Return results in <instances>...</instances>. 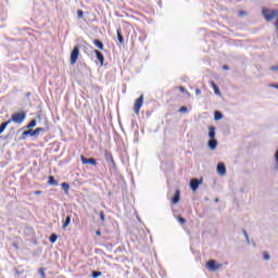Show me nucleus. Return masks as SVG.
Here are the masks:
<instances>
[{
  "instance_id": "30",
  "label": "nucleus",
  "mask_w": 278,
  "mask_h": 278,
  "mask_svg": "<svg viewBox=\"0 0 278 278\" xmlns=\"http://www.w3.org/2000/svg\"><path fill=\"white\" fill-rule=\"evenodd\" d=\"M27 136H29V134L27 132V130H25V131L22 134V140H25V138H27Z\"/></svg>"
},
{
  "instance_id": "26",
  "label": "nucleus",
  "mask_w": 278,
  "mask_h": 278,
  "mask_svg": "<svg viewBox=\"0 0 278 278\" xmlns=\"http://www.w3.org/2000/svg\"><path fill=\"white\" fill-rule=\"evenodd\" d=\"M100 220H102V223H105V213L100 212Z\"/></svg>"
},
{
  "instance_id": "37",
  "label": "nucleus",
  "mask_w": 278,
  "mask_h": 278,
  "mask_svg": "<svg viewBox=\"0 0 278 278\" xmlns=\"http://www.w3.org/2000/svg\"><path fill=\"white\" fill-rule=\"evenodd\" d=\"M35 194H37V195L42 194V191L37 190V191H35Z\"/></svg>"
},
{
  "instance_id": "9",
  "label": "nucleus",
  "mask_w": 278,
  "mask_h": 278,
  "mask_svg": "<svg viewBox=\"0 0 278 278\" xmlns=\"http://www.w3.org/2000/svg\"><path fill=\"white\" fill-rule=\"evenodd\" d=\"M208 138L216 140V128L213 126L208 127Z\"/></svg>"
},
{
  "instance_id": "35",
  "label": "nucleus",
  "mask_w": 278,
  "mask_h": 278,
  "mask_svg": "<svg viewBox=\"0 0 278 278\" xmlns=\"http://www.w3.org/2000/svg\"><path fill=\"white\" fill-rule=\"evenodd\" d=\"M195 94H198V96L201 94V89H199V88L195 89Z\"/></svg>"
},
{
  "instance_id": "23",
  "label": "nucleus",
  "mask_w": 278,
  "mask_h": 278,
  "mask_svg": "<svg viewBox=\"0 0 278 278\" xmlns=\"http://www.w3.org/2000/svg\"><path fill=\"white\" fill-rule=\"evenodd\" d=\"M40 131H45V128H42V127L36 128L33 134L35 136H38V134H40Z\"/></svg>"
},
{
  "instance_id": "32",
  "label": "nucleus",
  "mask_w": 278,
  "mask_h": 278,
  "mask_svg": "<svg viewBox=\"0 0 278 278\" xmlns=\"http://www.w3.org/2000/svg\"><path fill=\"white\" fill-rule=\"evenodd\" d=\"M26 131H27L28 136H35L34 130L29 129V130H26Z\"/></svg>"
},
{
  "instance_id": "7",
  "label": "nucleus",
  "mask_w": 278,
  "mask_h": 278,
  "mask_svg": "<svg viewBox=\"0 0 278 278\" xmlns=\"http://www.w3.org/2000/svg\"><path fill=\"white\" fill-rule=\"evenodd\" d=\"M200 184H201V181H199V179L192 178L190 180V188H191V190H193V191L198 190Z\"/></svg>"
},
{
  "instance_id": "2",
  "label": "nucleus",
  "mask_w": 278,
  "mask_h": 278,
  "mask_svg": "<svg viewBox=\"0 0 278 278\" xmlns=\"http://www.w3.org/2000/svg\"><path fill=\"white\" fill-rule=\"evenodd\" d=\"M77 60H79V47H74L71 52L70 62L72 65L77 64Z\"/></svg>"
},
{
  "instance_id": "17",
  "label": "nucleus",
  "mask_w": 278,
  "mask_h": 278,
  "mask_svg": "<svg viewBox=\"0 0 278 278\" xmlns=\"http://www.w3.org/2000/svg\"><path fill=\"white\" fill-rule=\"evenodd\" d=\"M8 125H10V121L9 119L0 125V134L5 131V127H8Z\"/></svg>"
},
{
  "instance_id": "22",
  "label": "nucleus",
  "mask_w": 278,
  "mask_h": 278,
  "mask_svg": "<svg viewBox=\"0 0 278 278\" xmlns=\"http://www.w3.org/2000/svg\"><path fill=\"white\" fill-rule=\"evenodd\" d=\"M102 275H103V273H101V271H92L91 277H92V278H99V277H101Z\"/></svg>"
},
{
  "instance_id": "8",
  "label": "nucleus",
  "mask_w": 278,
  "mask_h": 278,
  "mask_svg": "<svg viewBox=\"0 0 278 278\" xmlns=\"http://www.w3.org/2000/svg\"><path fill=\"white\" fill-rule=\"evenodd\" d=\"M217 173L218 175H227V167L223 163L217 164Z\"/></svg>"
},
{
  "instance_id": "21",
  "label": "nucleus",
  "mask_w": 278,
  "mask_h": 278,
  "mask_svg": "<svg viewBox=\"0 0 278 278\" xmlns=\"http://www.w3.org/2000/svg\"><path fill=\"white\" fill-rule=\"evenodd\" d=\"M214 118H215V121H220V118H223V113L216 111L215 115H214Z\"/></svg>"
},
{
  "instance_id": "16",
  "label": "nucleus",
  "mask_w": 278,
  "mask_h": 278,
  "mask_svg": "<svg viewBox=\"0 0 278 278\" xmlns=\"http://www.w3.org/2000/svg\"><path fill=\"white\" fill-rule=\"evenodd\" d=\"M61 187L64 190V192L68 194V191L71 190V185H68V182H63L61 184Z\"/></svg>"
},
{
  "instance_id": "3",
  "label": "nucleus",
  "mask_w": 278,
  "mask_h": 278,
  "mask_svg": "<svg viewBox=\"0 0 278 278\" xmlns=\"http://www.w3.org/2000/svg\"><path fill=\"white\" fill-rule=\"evenodd\" d=\"M144 103V96H140L136 101H135V104H134V112L135 114H140V108H142Z\"/></svg>"
},
{
  "instance_id": "6",
  "label": "nucleus",
  "mask_w": 278,
  "mask_h": 278,
  "mask_svg": "<svg viewBox=\"0 0 278 278\" xmlns=\"http://www.w3.org/2000/svg\"><path fill=\"white\" fill-rule=\"evenodd\" d=\"M93 53L96 54V58L100 62V65L103 66V62H105V56H103V53L99 50H93Z\"/></svg>"
},
{
  "instance_id": "38",
  "label": "nucleus",
  "mask_w": 278,
  "mask_h": 278,
  "mask_svg": "<svg viewBox=\"0 0 278 278\" xmlns=\"http://www.w3.org/2000/svg\"><path fill=\"white\" fill-rule=\"evenodd\" d=\"M223 68H224V71H229V66H227V65H224Z\"/></svg>"
},
{
  "instance_id": "25",
  "label": "nucleus",
  "mask_w": 278,
  "mask_h": 278,
  "mask_svg": "<svg viewBox=\"0 0 278 278\" xmlns=\"http://www.w3.org/2000/svg\"><path fill=\"white\" fill-rule=\"evenodd\" d=\"M106 161L108 162H114V156H112L111 153H106Z\"/></svg>"
},
{
  "instance_id": "15",
  "label": "nucleus",
  "mask_w": 278,
  "mask_h": 278,
  "mask_svg": "<svg viewBox=\"0 0 278 278\" xmlns=\"http://www.w3.org/2000/svg\"><path fill=\"white\" fill-rule=\"evenodd\" d=\"M179 199H180L179 190H177L175 195L172 198V203H174V204L179 203Z\"/></svg>"
},
{
  "instance_id": "19",
  "label": "nucleus",
  "mask_w": 278,
  "mask_h": 278,
  "mask_svg": "<svg viewBox=\"0 0 278 278\" xmlns=\"http://www.w3.org/2000/svg\"><path fill=\"white\" fill-rule=\"evenodd\" d=\"M56 241H58V235L52 233V235L50 236V242H51V244H55Z\"/></svg>"
},
{
  "instance_id": "28",
  "label": "nucleus",
  "mask_w": 278,
  "mask_h": 278,
  "mask_svg": "<svg viewBox=\"0 0 278 278\" xmlns=\"http://www.w3.org/2000/svg\"><path fill=\"white\" fill-rule=\"evenodd\" d=\"M77 16H78V18H84V11L78 10L77 11Z\"/></svg>"
},
{
  "instance_id": "24",
  "label": "nucleus",
  "mask_w": 278,
  "mask_h": 278,
  "mask_svg": "<svg viewBox=\"0 0 278 278\" xmlns=\"http://www.w3.org/2000/svg\"><path fill=\"white\" fill-rule=\"evenodd\" d=\"M177 220L180 223V225H186V218H184L182 216H178Z\"/></svg>"
},
{
  "instance_id": "39",
  "label": "nucleus",
  "mask_w": 278,
  "mask_h": 278,
  "mask_svg": "<svg viewBox=\"0 0 278 278\" xmlns=\"http://www.w3.org/2000/svg\"><path fill=\"white\" fill-rule=\"evenodd\" d=\"M271 71H278V66H273Z\"/></svg>"
},
{
  "instance_id": "4",
  "label": "nucleus",
  "mask_w": 278,
  "mask_h": 278,
  "mask_svg": "<svg viewBox=\"0 0 278 278\" xmlns=\"http://www.w3.org/2000/svg\"><path fill=\"white\" fill-rule=\"evenodd\" d=\"M220 266H223V265L217 264L215 260H210L208 262H206V268L208 270H211L212 273L218 270V268H220Z\"/></svg>"
},
{
  "instance_id": "27",
  "label": "nucleus",
  "mask_w": 278,
  "mask_h": 278,
  "mask_svg": "<svg viewBox=\"0 0 278 278\" xmlns=\"http://www.w3.org/2000/svg\"><path fill=\"white\" fill-rule=\"evenodd\" d=\"M38 273H39V275H41V277L42 278H45L46 277V274H45V268H39V270H38Z\"/></svg>"
},
{
  "instance_id": "20",
  "label": "nucleus",
  "mask_w": 278,
  "mask_h": 278,
  "mask_svg": "<svg viewBox=\"0 0 278 278\" xmlns=\"http://www.w3.org/2000/svg\"><path fill=\"white\" fill-rule=\"evenodd\" d=\"M34 127H36V119L30 121L29 124L26 126V129H31Z\"/></svg>"
},
{
  "instance_id": "29",
  "label": "nucleus",
  "mask_w": 278,
  "mask_h": 278,
  "mask_svg": "<svg viewBox=\"0 0 278 278\" xmlns=\"http://www.w3.org/2000/svg\"><path fill=\"white\" fill-rule=\"evenodd\" d=\"M178 112H180V113H186V112H188V108L181 106V108L178 110Z\"/></svg>"
},
{
  "instance_id": "1",
  "label": "nucleus",
  "mask_w": 278,
  "mask_h": 278,
  "mask_svg": "<svg viewBox=\"0 0 278 278\" xmlns=\"http://www.w3.org/2000/svg\"><path fill=\"white\" fill-rule=\"evenodd\" d=\"M25 118H27V113H25V111H22V112L12 114L9 121L10 123H15L17 125H21L23 124V121H25Z\"/></svg>"
},
{
  "instance_id": "31",
  "label": "nucleus",
  "mask_w": 278,
  "mask_h": 278,
  "mask_svg": "<svg viewBox=\"0 0 278 278\" xmlns=\"http://www.w3.org/2000/svg\"><path fill=\"white\" fill-rule=\"evenodd\" d=\"M264 260H270V254H268V252H264Z\"/></svg>"
},
{
  "instance_id": "10",
  "label": "nucleus",
  "mask_w": 278,
  "mask_h": 278,
  "mask_svg": "<svg viewBox=\"0 0 278 278\" xmlns=\"http://www.w3.org/2000/svg\"><path fill=\"white\" fill-rule=\"evenodd\" d=\"M218 147V141L216 139H211L208 141V148L214 151Z\"/></svg>"
},
{
  "instance_id": "14",
  "label": "nucleus",
  "mask_w": 278,
  "mask_h": 278,
  "mask_svg": "<svg viewBox=\"0 0 278 278\" xmlns=\"http://www.w3.org/2000/svg\"><path fill=\"white\" fill-rule=\"evenodd\" d=\"M48 184H49V186H58V180H55V177L49 176Z\"/></svg>"
},
{
  "instance_id": "18",
  "label": "nucleus",
  "mask_w": 278,
  "mask_h": 278,
  "mask_svg": "<svg viewBox=\"0 0 278 278\" xmlns=\"http://www.w3.org/2000/svg\"><path fill=\"white\" fill-rule=\"evenodd\" d=\"M117 40L123 45L125 42V39L123 38V34H121V29H117Z\"/></svg>"
},
{
  "instance_id": "40",
  "label": "nucleus",
  "mask_w": 278,
  "mask_h": 278,
  "mask_svg": "<svg viewBox=\"0 0 278 278\" xmlns=\"http://www.w3.org/2000/svg\"><path fill=\"white\" fill-rule=\"evenodd\" d=\"M96 235H97V236H101V231H100V230H97V231H96Z\"/></svg>"
},
{
  "instance_id": "11",
  "label": "nucleus",
  "mask_w": 278,
  "mask_h": 278,
  "mask_svg": "<svg viewBox=\"0 0 278 278\" xmlns=\"http://www.w3.org/2000/svg\"><path fill=\"white\" fill-rule=\"evenodd\" d=\"M93 45H94V47H97L98 49H100V51H103L104 46H103V42H101V40L94 39V40H93Z\"/></svg>"
},
{
  "instance_id": "5",
  "label": "nucleus",
  "mask_w": 278,
  "mask_h": 278,
  "mask_svg": "<svg viewBox=\"0 0 278 278\" xmlns=\"http://www.w3.org/2000/svg\"><path fill=\"white\" fill-rule=\"evenodd\" d=\"M83 164H91V166H97V159H87L84 155H80Z\"/></svg>"
},
{
  "instance_id": "33",
  "label": "nucleus",
  "mask_w": 278,
  "mask_h": 278,
  "mask_svg": "<svg viewBox=\"0 0 278 278\" xmlns=\"http://www.w3.org/2000/svg\"><path fill=\"white\" fill-rule=\"evenodd\" d=\"M247 12L245 11H240L239 16H245Z\"/></svg>"
},
{
  "instance_id": "36",
  "label": "nucleus",
  "mask_w": 278,
  "mask_h": 278,
  "mask_svg": "<svg viewBox=\"0 0 278 278\" xmlns=\"http://www.w3.org/2000/svg\"><path fill=\"white\" fill-rule=\"evenodd\" d=\"M269 87H270V88H277V89H278V85H275V84L269 85Z\"/></svg>"
},
{
  "instance_id": "12",
  "label": "nucleus",
  "mask_w": 278,
  "mask_h": 278,
  "mask_svg": "<svg viewBox=\"0 0 278 278\" xmlns=\"http://www.w3.org/2000/svg\"><path fill=\"white\" fill-rule=\"evenodd\" d=\"M211 86L215 92V94H217L218 97H220V89H218V86H216V84L212 80L211 83Z\"/></svg>"
},
{
  "instance_id": "13",
  "label": "nucleus",
  "mask_w": 278,
  "mask_h": 278,
  "mask_svg": "<svg viewBox=\"0 0 278 278\" xmlns=\"http://www.w3.org/2000/svg\"><path fill=\"white\" fill-rule=\"evenodd\" d=\"M68 225H71V215H67L65 217V220L63 222V225H62V229H66V227H68Z\"/></svg>"
},
{
  "instance_id": "34",
  "label": "nucleus",
  "mask_w": 278,
  "mask_h": 278,
  "mask_svg": "<svg viewBox=\"0 0 278 278\" xmlns=\"http://www.w3.org/2000/svg\"><path fill=\"white\" fill-rule=\"evenodd\" d=\"M179 90H180V92H186V88H184V87H179Z\"/></svg>"
}]
</instances>
